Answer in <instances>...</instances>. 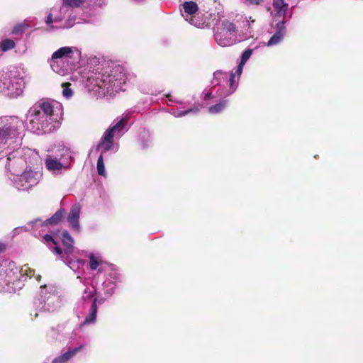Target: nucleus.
Returning a JSON list of instances; mask_svg holds the SVG:
<instances>
[{"instance_id": "obj_1", "label": "nucleus", "mask_w": 363, "mask_h": 363, "mask_svg": "<svg viewBox=\"0 0 363 363\" xmlns=\"http://www.w3.org/2000/svg\"><path fill=\"white\" fill-rule=\"evenodd\" d=\"M23 128V122L16 116L0 118V153L7 157V175L20 173L26 164L18 151Z\"/></svg>"}, {"instance_id": "obj_2", "label": "nucleus", "mask_w": 363, "mask_h": 363, "mask_svg": "<svg viewBox=\"0 0 363 363\" xmlns=\"http://www.w3.org/2000/svg\"><path fill=\"white\" fill-rule=\"evenodd\" d=\"M62 111L58 103L43 101L35 104L28 111L26 126L37 135L50 133L59 126Z\"/></svg>"}, {"instance_id": "obj_3", "label": "nucleus", "mask_w": 363, "mask_h": 363, "mask_svg": "<svg viewBox=\"0 0 363 363\" xmlns=\"http://www.w3.org/2000/svg\"><path fill=\"white\" fill-rule=\"evenodd\" d=\"M88 77V82L94 87H98L99 94L102 96H113L120 91H125L127 82L125 68L114 63L108 64L107 67L94 72Z\"/></svg>"}, {"instance_id": "obj_4", "label": "nucleus", "mask_w": 363, "mask_h": 363, "mask_svg": "<svg viewBox=\"0 0 363 363\" xmlns=\"http://www.w3.org/2000/svg\"><path fill=\"white\" fill-rule=\"evenodd\" d=\"M77 279L85 286L82 291L81 298L77 303V313L84 315V320L81 323L82 326L95 323L98 313L97 304H102L105 302L106 296H102L98 289L94 285V281H89L87 278L78 275Z\"/></svg>"}, {"instance_id": "obj_5", "label": "nucleus", "mask_w": 363, "mask_h": 363, "mask_svg": "<svg viewBox=\"0 0 363 363\" xmlns=\"http://www.w3.org/2000/svg\"><path fill=\"white\" fill-rule=\"evenodd\" d=\"M129 129L128 126V118L122 117L116 118L113 121L110 126L105 130L102 137L98 143L96 150H101V153L98 157L96 169L97 173L103 177H106L105 165L104 162V153L113 150L114 138H121Z\"/></svg>"}, {"instance_id": "obj_6", "label": "nucleus", "mask_w": 363, "mask_h": 363, "mask_svg": "<svg viewBox=\"0 0 363 363\" xmlns=\"http://www.w3.org/2000/svg\"><path fill=\"white\" fill-rule=\"evenodd\" d=\"M25 71L23 67H13L8 72H0V94L10 98L20 96L25 87Z\"/></svg>"}, {"instance_id": "obj_7", "label": "nucleus", "mask_w": 363, "mask_h": 363, "mask_svg": "<svg viewBox=\"0 0 363 363\" xmlns=\"http://www.w3.org/2000/svg\"><path fill=\"white\" fill-rule=\"evenodd\" d=\"M240 78L233 71L230 73L229 77L226 72L220 70L216 71L213 73L211 84L213 87L218 86L216 90V96L225 99L232 95L238 88Z\"/></svg>"}, {"instance_id": "obj_8", "label": "nucleus", "mask_w": 363, "mask_h": 363, "mask_svg": "<svg viewBox=\"0 0 363 363\" xmlns=\"http://www.w3.org/2000/svg\"><path fill=\"white\" fill-rule=\"evenodd\" d=\"M62 299L56 287L43 286L40 287V297L35 303L36 310L43 313H54L61 306Z\"/></svg>"}, {"instance_id": "obj_9", "label": "nucleus", "mask_w": 363, "mask_h": 363, "mask_svg": "<svg viewBox=\"0 0 363 363\" xmlns=\"http://www.w3.org/2000/svg\"><path fill=\"white\" fill-rule=\"evenodd\" d=\"M214 38L216 42L222 47L235 44L238 41L236 26L228 20L221 21L214 27Z\"/></svg>"}, {"instance_id": "obj_10", "label": "nucleus", "mask_w": 363, "mask_h": 363, "mask_svg": "<svg viewBox=\"0 0 363 363\" xmlns=\"http://www.w3.org/2000/svg\"><path fill=\"white\" fill-rule=\"evenodd\" d=\"M43 242L52 252L57 255L60 259L72 270L76 272L84 265V262L81 259L77 258L73 253L62 255V249L53 235L48 233L45 234L43 236Z\"/></svg>"}, {"instance_id": "obj_11", "label": "nucleus", "mask_w": 363, "mask_h": 363, "mask_svg": "<svg viewBox=\"0 0 363 363\" xmlns=\"http://www.w3.org/2000/svg\"><path fill=\"white\" fill-rule=\"evenodd\" d=\"M41 174L31 169L19 173L8 174L11 184L18 191H28L39 182Z\"/></svg>"}, {"instance_id": "obj_12", "label": "nucleus", "mask_w": 363, "mask_h": 363, "mask_svg": "<svg viewBox=\"0 0 363 363\" xmlns=\"http://www.w3.org/2000/svg\"><path fill=\"white\" fill-rule=\"evenodd\" d=\"M286 19L272 18L267 30L272 35L267 43L268 47L279 45L283 41L286 35Z\"/></svg>"}, {"instance_id": "obj_13", "label": "nucleus", "mask_w": 363, "mask_h": 363, "mask_svg": "<svg viewBox=\"0 0 363 363\" xmlns=\"http://www.w3.org/2000/svg\"><path fill=\"white\" fill-rule=\"evenodd\" d=\"M65 211L62 208H60L50 218H48L45 220H43L41 218H36L28 223V225H30L34 230L39 228L40 227L46 228L49 225H57L62 220V219L65 218Z\"/></svg>"}, {"instance_id": "obj_14", "label": "nucleus", "mask_w": 363, "mask_h": 363, "mask_svg": "<svg viewBox=\"0 0 363 363\" xmlns=\"http://www.w3.org/2000/svg\"><path fill=\"white\" fill-rule=\"evenodd\" d=\"M65 211L62 208H60L50 218H48L45 220H43L41 218H36L28 223V225H30L34 230L39 228L40 227L46 228L49 225H57L62 220V219L65 218Z\"/></svg>"}, {"instance_id": "obj_15", "label": "nucleus", "mask_w": 363, "mask_h": 363, "mask_svg": "<svg viewBox=\"0 0 363 363\" xmlns=\"http://www.w3.org/2000/svg\"><path fill=\"white\" fill-rule=\"evenodd\" d=\"M59 161L66 163V166L71 168L72 163L74 161L73 152L70 147L64 143H58L53 149V154L50 155Z\"/></svg>"}, {"instance_id": "obj_16", "label": "nucleus", "mask_w": 363, "mask_h": 363, "mask_svg": "<svg viewBox=\"0 0 363 363\" xmlns=\"http://www.w3.org/2000/svg\"><path fill=\"white\" fill-rule=\"evenodd\" d=\"M81 57V51L73 46H65L55 51L51 58L55 60H62L69 62V60H78Z\"/></svg>"}, {"instance_id": "obj_17", "label": "nucleus", "mask_w": 363, "mask_h": 363, "mask_svg": "<svg viewBox=\"0 0 363 363\" xmlns=\"http://www.w3.org/2000/svg\"><path fill=\"white\" fill-rule=\"evenodd\" d=\"M121 282L120 274L116 272H111L102 284V291L106 298H111L115 293L118 283Z\"/></svg>"}, {"instance_id": "obj_18", "label": "nucleus", "mask_w": 363, "mask_h": 363, "mask_svg": "<svg viewBox=\"0 0 363 363\" xmlns=\"http://www.w3.org/2000/svg\"><path fill=\"white\" fill-rule=\"evenodd\" d=\"M80 213L81 206L79 203H76L72 206L66 218L69 227L76 233H79L81 230L79 221Z\"/></svg>"}, {"instance_id": "obj_19", "label": "nucleus", "mask_w": 363, "mask_h": 363, "mask_svg": "<svg viewBox=\"0 0 363 363\" xmlns=\"http://www.w3.org/2000/svg\"><path fill=\"white\" fill-rule=\"evenodd\" d=\"M45 165L48 170L54 175L62 174L63 172L70 169L66 166V163L59 161L56 157L50 155H47L45 159Z\"/></svg>"}, {"instance_id": "obj_20", "label": "nucleus", "mask_w": 363, "mask_h": 363, "mask_svg": "<svg viewBox=\"0 0 363 363\" xmlns=\"http://www.w3.org/2000/svg\"><path fill=\"white\" fill-rule=\"evenodd\" d=\"M240 20L241 21L242 25L241 26V29L240 31V38H238V42L252 37V25L255 21L254 19L252 18L251 16L249 18H247V17L241 16Z\"/></svg>"}, {"instance_id": "obj_21", "label": "nucleus", "mask_w": 363, "mask_h": 363, "mask_svg": "<svg viewBox=\"0 0 363 363\" xmlns=\"http://www.w3.org/2000/svg\"><path fill=\"white\" fill-rule=\"evenodd\" d=\"M49 62L52 69L61 76L67 74L72 70L68 62L51 58Z\"/></svg>"}, {"instance_id": "obj_22", "label": "nucleus", "mask_w": 363, "mask_h": 363, "mask_svg": "<svg viewBox=\"0 0 363 363\" xmlns=\"http://www.w3.org/2000/svg\"><path fill=\"white\" fill-rule=\"evenodd\" d=\"M108 63L105 62H101V59L96 56L90 57L87 61V67L89 68V73L87 78L91 77L92 74H95L94 72L102 70V68L107 67Z\"/></svg>"}, {"instance_id": "obj_23", "label": "nucleus", "mask_w": 363, "mask_h": 363, "mask_svg": "<svg viewBox=\"0 0 363 363\" xmlns=\"http://www.w3.org/2000/svg\"><path fill=\"white\" fill-rule=\"evenodd\" d=\"M84 348L83 345L68 349L65 353L55 357L52 363H66Z\"/></svg>"}, {"instance_id": "obj_24", "label": "nucleus", "mask_w": 363, "mask_h": 363, "mask_svg": "<svg viewBox=\"0 0 363 363\" xmlns=\"http://www.w3.org/2000/svg\"><path fill=\"white\" fill-rule=\"evenodd\" d=\"M61 239L64 249L62 250V255H70L74 252V239L67 230H64L61 233Z\"/></svg>"}, {"instance_id": "obj_25", "label": "nucleus", "mask_w": 363, "mask_h": 363, "mask_svg": "<svg viewBox=\"0 0 363 363\" xmlns=\"http://www.w3.org/2000/svg\"><path fill=\"white\" fill-rule=\"evenodd\" d=\"M273 6L276 11L273 18L286 19L289 4L284 0H273Z\"/></svg>"}, {"instance_id": "obj_26", "label": "nucleus", "mask_w": 363, "mask_h": 363, "mask_svg": "<svg viewBox=\"0 0 363 363\" xmlns=\"http://www.w3.org/2000/svg\"><path fill=\"white\" fill-rule=\"evenodd\" d=\"M181 13L183 18L185 19L189 16L196 14L199 10L198 5L193 1H184L181 5Z\"/></svg>"}, {"instance_id": "obj_27", "label": "nucleus", "mask_w": 363, "mask_h": 363, "mask_svg": "<svg viewBox=\"0 0 363 363\" xmlns=\"http://www.w3.org/2000/svg\"><path fill=\"white\" fill-rule=\"evenodd\" d=\"M152 135L151 133L146 129L141 130L138 138L140 147L142 150H147L152 145Z\"/></svg>"}, {"instance_id": "obj_28", "label": "nucleus", "mask_w": 363, "mask_h": 363, "mask_svg": "<svg viewBox=\"0 0 363 363\" xmlns=\"http://www.w3.org/2000/svg\"><path fill=\"white\" fill-rule=\"evenodd\" d=\"M89 259V267L91 270L97 269L98 273H102L104 271V263L100 255L90 253Z\"/></svg>"}, {"instance_id": "obj_29", "label": "nucleus", "mask_w": 363, "mask_h": 363, "mask_svg": "<svg viewBox=\"0 0 363 363\" xmlns=\"http://www.w3.org/2000/svg\"><path fill=\"white\" fill-rule=\"evenodd\" d=\"M253 52V49L251 48H247L245 49L241 54L240 56V62H239V65L236 67L234 73H235L236 75L238 76V77H240L243 67L246 64L247 61L250 58Z\"/></svg>"}, {"instance_id": "obj_30", "label": "nucleus", "mask_w": 363, "mask_h": 363, "mask_svg": "<svg viewBox=\"0 0 363 363\" xmlns=\"http://www.w3.org/2000/svg\"><path fill=\"white\" fill-rule=\"evenodd\" d=\"M84 0H62V12L65 13L67 9L74 11V9L79 7Z\"/></svg>"}, {"instance_id": "obj_31", "label": "nucleus", "mask_w": 363, "mask_h": 363, "mask_svg": "<svg viewBox=\"0 0 363 363\" xmlns=\"http://www.w3.org/2000/svg\"><path fill=\"white\" fill-rule=\"evenodd\" d=\"M67 19L62 23L59 27H56L57 28H71L74 26V25L76 23H80L79 18H77L76 15L74 14V11H72V12L69 13V14L67 15Z\"/></svg>"}, {"instance_id": "obj_32", "label": "nucleus", "mask_w": 363, "mask_h": 363, "mask_svg": "<svg viewBox=\"0 0 363 363\" xmlns=\"http://www.w3.org/2000/svg\"><path fill=\"white\" fill-rule=\"evenodd\" d=\"M199 111V108L198 107H193L188 108L186 110L182 111L179 108H172L169 111V113H170L172 115H173L175 117H182L186 115L193 113L196 114Z\"/></svg>"}, {"instance_id": "obj_33", "label": "nucleus", "mask_w": 363, "mask_h": 363, "mask_svg": "<svg viewBox=\"0 0 363 363\" xmlns=\"http://www.w3.org/2000/svg\"><path fill=\"white\" fill-rule=\"evenodd\" d=\"M228 99H221L218 103L208 107V110L210 113L218 114L221 113L228 106Z\"/></svg>"}, {"instance_id": "obj_34", "label": "nucleus", "mask_w": 363, "mask_h": 363, "mask_svg": "<svg viewBox=\"0 0 363 363\" xmlns=\"http://www.w3.org/2000/svg\"><path fill=\"white\" fill-rule=\"evenodd\" d=\"M16 46L15 42L11 39H4L0 43V48L3 52L12 50Z\"/></svg>"}, {"instance_id": "obj_35", "label": "nucleus", "mask_w": 363, "mask_h": 363, "mask_svg": "<svg viewBox=\"0 0 363 363\" xmlns=\"http://www.w3.org/2000/svg\"><path fill=\"white\" fill-rule=\"evenodd\" d=\"M185 20L188 21L191 25L194 26L199 28H203L205 23L203 19H200L196 16V14L185 18Z\"/></svg>"}, {"instance_id": "obj_36", "label": "nucleus", "mask_w": 363, "mask_h": 363, "mask_svg": "<svg viewBox=\"0 0 363 363\" xmlns=\"http://www.w3.org/2000/svg\"><path fill=\"white\" fill-rule=\"evenodd\" d=\"M56 11H57V9H52L51 10V12L48 13V15L47 16V17L45 18V22L46 25L48 26L50 30H52L54 28H56L57 26H54L52 25L53 23H55V15Z\"/></svg>"}, {"instance_id": "obj_37", "label": "nucleus", "mask_w": 363, "mask_h": 363, "mask_svg": "<svg viewBox=\"0 0 363 363\" xmlns=\"http://www.w3.org/2000/svg\"><path fill=\"white\" fill-rule=\"evenodd\" d=\"M61 331V326L57 325L56 327H52L50 328L48 331L47 332V335L49 338H51L52 340H59V335Z\"/></svg>"}, {"instance_id": "obj_38", "label": "nucleus", "mask_w": 363, "mask_h": 363, "mask_svg": "<svg viewBox=\"0 0 363 363\" xmlns=\"http://www.w3.org/2000/svg\"><path fill=\"white\" fill-rule=\"evenodd\" d=\"M71 84L69 83H63L62 84V96L66 99H69L73 96V91L70 88Z\"/></svg>"}, {"instance_id": "obj_39", "label": "nucleus", "mask_w": 363, "mask_h": 363, "mask_svg": "<svg viewBox=\"0 0 363 363\" xmlns=\"http://www.w3.org/2000/svg\"><path fill=\"white\" fill-rule=\"evenodd\" d=\"M72 12V10L67 9L65 13L62 12V6L60 7L59 10H57L55 15V23L62 22L63 19L65 18L69 13Z\"/></svg>"}, {"instance_id": "obj_40", "label": "nucleus", "mask_w": 363, "mask_h": 363, "mask_svg": "<svg viewBox=\"0 0 363 363\" xmlns=\"http://www.w3.org/2000/svg\"><path fill=\"white\" fill-rule=\"evenodd\" d=\"M24 30L25 26L23 24H18L13 28L11 33L12 34L17 35L23 33Z\"/></svg>"}, {"instance_id": "obj_41", "label": "nucleus", "mask_w": 363, "mask_h": 363, "mask_svg": "<svg viewBox=\"0 0 363 363\" xmlns=\"http://www.w3.org/2000/svg\"><path fill=\"white\" fill-rule=\"evenodd\" d=\"M202 98L203 100H209L212 98H213V92H208V91H204L203 93H202Z\"/></svg>"}, {"instance_id": "obj_42", "label": "nucleus", "mask_w": 363, "mask_h": 363, "mask_svg": "<svg viewBox=\"0 0 363 363\" xmlns=\"http://www.w3.org/2000/svg\"><path fill=\"white\" fill-rule=\"evenodd\" d=\"M94 4L98 6H103L107 4V0H95Z\"/></svg>"}, {"instance_id": "obj_43", "label": "nucleus", "mask_w": 363, "mask_h": 363, "mask_svg": "<svg viewBox=\"0 0 363 363\" xmlns=\"http://www.w3.org/2000/svg\"><path fill=\"white\" fill-rule=\"evenodd\" d=\"M262 0H245V1L251 5H259L261 4Z\"/></svg>"}, {"instance_id": "obj_44", "label": "nucleus", "mask_w": 363, "mask_h": 363, "mask_svg": "<svg viewBox=\"0 0 363 363\" xmlns=\"http://www.w3.org/2000/svg\"><path fill=\"white\" fill-rule=\"evenodd\" d=\"M25 229V230H27V227H21V228H16L15 230H14V232L16 233V231H18L19 229Z\"/></svg>"}, {"instance_id": "obj_45", "label": "nucleus", "mask_w": 363, "mask_h": 363, "mask_svg": "<svg viewBox=\"0 0 363 363\" xmlns=\"http://www.w3.org/2000/svg\"><path fill=\"white\" fill-rule=\"evenodd\" d=\"M4 247L5 245L4 244H0V252L4 250Z\"/></svg>"}, {"instance_id": "obj_46", "label": "nucleus", "mask_w": 363, "mask_h": 363, "mask_svg": "<svg viewBox=\"0 0 363 363\" xmlns=\"http://www.w3.org/2000/svg\"><path fill=\"white\" fill-rule=\"evenodd\" d=\"M28 276L29 277H32V276H34V271L33 272L32 270L30 271V274H28Z\"/></svg>"}, {"instance_id": "obj_47", "label": "nucleus", "mask_w": 363, "mask_h": 363, "mask_svg": "<svg viewBox=\"0 0 363 363\" xmlns=\"http://www.w3.org/2000/svg\"><path fill=\"white\" fill-rule=\"evenodd\" d=\"M38 313H35L34 314V318H38Z\"/></svg>"}, {"instance_id": "obj_48", "label": "nucleus", "mask_w": 363, "mask_h": 363, "mask_svg": "<svg viewBox=\"0 0 363 363\" xmlns=\"http://www.w3.org/2000/svg\"><path fill=\"white\" fill-rule=\"evenodd\" d=\"M76 335V333H75V331H74V330H73V331L72 332V335Z\"/></svg>"}, {"instance_id": "obj_49", "label": "nucleus", "mask_w": 363, "mask_h": 363, "mask_svg": "<svg viewBox=\"0 0 363 363\" xmlns=\"http://www.w3.org/2000/svg\"><path fill=\"white\" fill-rule=\"evenodd\" d=\"M118 144H117V145H116V150H115V151L116 152V151L118 150Z\"/></svg>"}, {"instance_id": "obj_50", "label": "nucleus", "mask_w": 363, "mask_h": 363, "mask_svg": "<svg viewBox=\"0 0 363 363\" xmlns=\"http://www.w3.org/2000/svg\"><path fill=\"white\" fill-rule=\"evenodd\" d=\"M169 97H170V96H169H169H167V98H169ZM169 101H171V99H169Z\"/></svg>"}, {"instance_id": "obj_51", "label": "nucleus", "mask_w": 363, "mask_h": 363, "mask_svg": "<svg viewBox=\"0 0 363 363\" xmlns=\"http://www.w3.org/2000/svg\"><path fill=\"white\" fill-rule=\"evenodd\" d=\"M43 363H48V362H43Z\"/></svg>"}]
</instances>
